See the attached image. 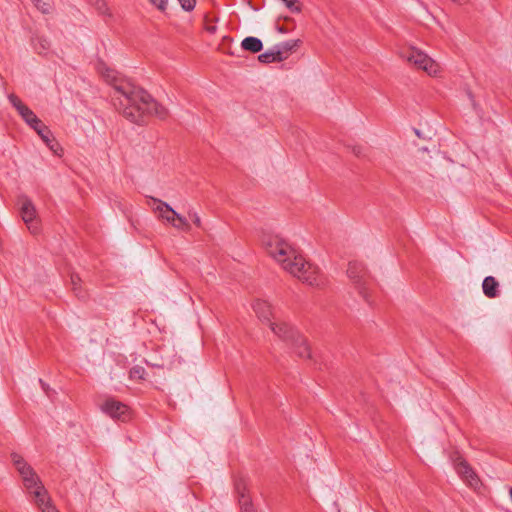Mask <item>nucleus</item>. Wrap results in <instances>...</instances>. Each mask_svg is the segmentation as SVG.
<instances>
[{"label":"nucleus","instance_id":"f257e3e1","mask_svg":"<svg viewBox=\"0 0 512 512\" xmlns=\"http://www.w3.org/2000/svg\"><path fill=\"white\" fill-rule=\"evenodd\" d=\"M98 71L105 81L113 86L112 100L115 108L127 120L144 125L151 116L165 119L168 110L159 104L146 90L122 79L113 69L100 63Z\"/></svg>","mask_w":512,"mask_h":512},{"label":"nucleus","instance_id":"f03ea898","mask_svg":"<svg viewBox=\"0 0 512 512\" xmlns=\"http://www.w3.org/2000/svg\"><path fill=\"white\" fill-rule=\"evenodd\" d=\"M263 246L285 271L311 286L320 285L318 268L307 262L285 239L279 235H268L263 239Z\"/></svg>","mask_w":512,"mask_h":512},{"label":"nucleus","instance_id":"7ed1b4c3","mask_svg":"<svg viewBox=\"0 0 512 512\" xmlns=\"http://www.w3.org/2000/svg\"><path fill=\"white\" fill-rule=\"evenodd\" d=\"M347 276L352 281L355 289L363 297V299L371 303L369 299V275L363 263L358 261L349 262Z\"/></svg>","mask_w":512,"mask_h":512},{"label":"nucleus","instance_id":"20e7f679","mask_svg":"<svg viewBox=\"0 0 512 512\" xmlns=\"http://www.w3.org/2000/svg\"><path fill=\"white\" fill-rule=\"evenodd\" d=\"M20 205V214L27 225V228L32 234H37L40 231L38 221L36 219V209L31 199L26 195H21L18 198Z\"/></svg>","mask_w":512,"mask_h":512},{"label":"nucleus","instance_id":"39448f33","mask_svg":"<svg viewBox=\"0 0 512 512\" xmlns=\"http://www.w3.org/2000/svg\"><path fill=\"white\" fill-rule=\"evenodd\" d=\"M269 327L278 338L288 345L303 342V336L286 322L272 321L270 322Z\"/></svg>","mask_w":512,"mask_h":512},{"label":"nucleus","instance_id":"423d86ee","mask_svg":"<svg viewBox=\"0 0 512 512\" xmlns=\"http://www.w3.org/2000/svg\"><path fill=\"white\" fill-rule=\"evenodd\" d=\"M101 409L115 420L127 422L131 418L130 408L114 398L106 399L101 405Z\"/></svg>","mask_w":512,"mask_h":512},{"label":"nucleus","instance_id":"0eeeda50","mask_svg":"<svg viewBox=\"0 0 512 512\" xmlns=\"http://www.w3.org/2000/svg\"><path fill=\"white\" fill-rule=\"evenodd\" d=\"M455 470L457 474L461 477V479L472 489L478 490L482 486V482L474 471V469L470 466V464L464 460L460 459L455 462Z\"/></svg>","mask_w":512,"mask_h":512},{"label":"nucleus","instance_id":"6e6552de","mask_svg":"<svg viewBox=\"0 0 512 512\" xmlns=\"http://www.w3.org/2000/svg\"><path fill=\"white\" fill-rule=\"evenodd\" d=\"M235 493L238 498L240 511L241 512H257L255 509L252 498L249 494L247 480L243 477H240L235 480Z\"/></svg>","mask_w":512,"mask_h":512},{"label":"nucleus","instance_id":"1a4fd4ad","mask_svg":"<svg viewBox=\"0 0 512 512\" xmlns=\"http://www.w3.org/2000/svg\"><path fill=\"white\" fill-rule=\"evenodd\" d=\"M407 60L415 67L427 72L429 75H434L437 72L438 65L436 62L427 54L419 50L412 49L407 56Z\"/></svg>","mask_w":512,"mask_h":512},{"label":"nucleus","instance_id":"9d476101","mask_svg":"<svg viewBox=\"0 0 512 512\" xmlns=\"http://www.w3.org/2000/svg\"><path fill=\"white\" fill-rule=\"evenodd\" d=\"M8 100L11 105L17 110L22 119L26 122L30 127L34 125H39V118L37 115L26 106L15 94H10L8 96Z\"/></svg>","mask_w":512,"mask_h":512},{"label":"nucleus","instance_id":"9b49d317","mask_svg":"<svg viewBox=\"0 0 512 512\" xmlns=\"http://www.w3.org/2000/svg\"><path fill=\"white\" fill-rule=\"evenodd\" d=\"M31 128L40 136L42 141L53 153L58 154L59 150L62 151L51 130L42 122L41 119L39 120V125H34Z\"/></svg>","mask_w":512,"mask_h":512},{"label":"nucleus","instance_id":"f8f14e48","mask_svg":"<svg viewBox=\"0 0 512 512\" xmlns=\"http://www.w3.org/2000/svg\"><path fill=\"white\" fill-rule=\"evenodd\" d=\"M24 486L26 490L34 496V501H42L43 497L45 496V493H47V490L43 486L40 478L37 474H34L30 476L29 478H26L24 481Z\"/></svg>","mask_w":512,"mask_h":512},{"label":"nucleus","instance_id":"ddd939ff","mask_svg":"<svg viewBox=\"0 0 512 512\" xmlns=\"http://www.w3.org/2000/svg\"><path fill=\"white\" fill-rule=\"evenodd\" d=\"M151 200L154 202L153 211L158 214V217L172 225L175 221L176 211L160 199L152 197Z\"/></svg>","mask_w":512,"mask_h":512},{"label":"nucleus","instance_id":"4468645a","mask_svg":"<svg viewBox=\"0 0 512 512\" xmlns=\"http://www.w3.org/2000/svg\"><path fill=\"white\" fill-rule=\"evenodd\" d=\"M253 310L263 323L266 322L269 325L272 322V307L267 301L256 300L253 303Z\"/></svg>","mask_w":512,"mask_h":512},{"label":"nucleus","instance_id":"2eb2a0df","mask_svg":"<svg viewBox=\"0 0 512 512\" xmlns=\"http://www.w3.org/2000/svg\"><path fill=\"white\" fill-rule=\"evenodd\" d=\"M498 282L493 276H487L482 283L483 293L488 298H495L498 296Z\"/></svg>","mask_w":512,"mask_h":512},{"label":"nucleus","instance_id":"dca6fc26","mask_svg":"<svg viewBox=\"0 0 512 512\" xmlns=\"http://www.w3.org/2000/svg\"><path fill=\"white\" fill-rule=\"evenodd\" d=\"M241 48L251 53H258L263 49V43L257 37L248 36L242 40Z\"/></svg>","mask_w":512,"mask_h":512},{"label":"nucleus","instance_id":"f3484780","mask_svg":"<svg viewBox=\"0 0 512 512\" xmlns=\"http://www.w3.org/2000/svg\"><path fill=\"white\" fill-rule=\"evenodd\" d=\"M299 45V40H288L276 44L274 47L280 52L281 60L286 59L287 55Z\"/></svg>","mask_w":512,"mask_h":512},{"label":"nucleus","instance_id":"a211bd4d","mask_svg":"<svg viewBox=\"0 0 512 512\" xmlns=\"http://www.w3.org/2000/svg\"><path fill=\"white\" fill-rule=\"evenodd\" d=\"M70 282L75 296L82 301L88 298V293L81 287V278L77 274H71Z\"/></svg>","mask_w":512,"mask_h":512},{"label":"nucleus","instance_id":"6ab92c4d","mask_svg":"<svg viewBox=\"0 0 512 512\" xmlns=\"http://www.w3.org/2000/svg\"><path fill=\"white\" fill-rule=\"evenodd\" d=\"M259 62L263 64L273 63V62H281L280 52L273 47L272 49L260 54L258 56Z\"/></svg>","mask_w":512,"mask_h":512},{"label":"nucleus","instance_id":"aec40b11","mask_svg":"<svg viewBox=\"0 0 512 512\" xmlns=\"http://www.w3.org/2000/svg\"><path fill=\"white\" fill-rule=\"evenodd\" d=\"M295 351V353L300 358H309L310 357V349L306 343V339L303 337V342H298L297 344H289Z\"/></svg>","mask_w":512,"mask_h":512},{"label":"nucleus","instance_id":"412c9836","mask_svg":"<svg viewBox=\"0 0 512 512\" xmlns=\"http://www.w3.org/2000/svg\"><path fill=\"white\" fill-rule=\"evenodd\" d=\"M42 512H59L57 508L51 503L48 493H45L42 501H34Z\"/></svg>","mask_w":512,"mask_h":512},{"label":"nucleus","instance_id":"4be33fe9","mask_svg":"<svg viewBox=\"0 0 512 512\" xmlns=\"http://www.w3.org/2000/svg\"><path fill=\"white\" fill-rule=\"evenodd\" d=\"M33 43V46L35 48V50L39 53V54H42L44 53L45 51H47L50 47V43L48 40L42 38V37H36L33 39L32 41Z\"/></svg>","mask_w":512,"mask_h":512},{"label":"nucleus","instance_id":"5701e85b","mask_svg":"<svg viewBox=\"0 0 512 512\" xmlns=\"http://www.w3.org/2000/svg\"><path fill=\"white\" fill-rule=\"evenodd\" d=\"M172 226L179 230L189 231L191 226L188 223L187 219L176 212L175 221H173Z\"/></svg>","mask_w":512,"mask_h":512},{"label":"nucleus","instance_id":"b1692460","mask_svg":"<svg viewBox=\"0 0 512 512\" xmlns=\"http://www.w3.org/2000/svg\"><path fill=\"white\" fill-rule=\"evenodd\" d=\"M89 2L99 14L111 16L105 0H89Z\"/></svg>","mask_w":512,"mask_h":512},{"label":"nucleus","instance_id":"393cba45","mask_svg":"<svg viewBox=\"0 0 512 512\" xmlns=\"http://www.w3.org/2000/svg\"><path fill=\"white\" fill-rule=\"evenodd\" d=\"M146 371L144 367L135 365L129 371V377L132 380H143L145 379Z\"/></svg>","mask_w":512,"mask_h":512},{"label":"nucleus","instance_id":"a878e982","mask_svg":"<svg viewBox=\"0 0 512 512\" xmlns=\"http://www.w3.org/2000/svg\"><path fill=\"white\" fill-rule=\"evenodd\" d=\"M19 474L21 475L23 481L26 478H29L30 476L36 474L34 469L28 464L27 466H21V469L18 470Z\"/></svg>","mask_w":512,"mask_h":512},{"label":"nucleus","instance_id":"bb28decb","mask_svg":"<svg viewBox=\"0 0 512 512\" xmlns=\"http://www.w3.org/2000/svg\"><path fill=\"white\" fill-rule=\"evenodd\" d=\"M11 458H12L13 464L15 465L17 470H20L21 466H27L28 465L26 463V461L20 455H18L16 453H12L11 454Z\"/></svg>","mask_w":512,"mask_h":512},{"label":"nucleus","instance_id":"cd10ccee","mask_svg":"<svg viewBox=\"0 0 512 512\" xmlns=\"http://www.w3.org/2000/svg\"><path fill=\"white\" fill-rule=\"evenodd\" d=\"M42 13H49L50 5L42 0H31Z\"/></svg>","mask_w":512,"mask_h":512},{"label":"nucleus","instance_id":"c85d7f7f","mask_svg":"<svg viewBox=\"0 0 512 512\" xmlns=\"http://www.w3.org/2000/svg\"><path fill=\"white\" fill-rule=\"evenodd\" d=\"M178 2L185 11H192L196 4V0H178Z\"/></svg>","mask_w":512,"mask_h":512},{"label":"nucleus","instance_id":"c756f323","mask_svg":"<svg viewBox=\"0 0 512 512\" xmlns=\"http://www.w3.org/2000/svg\"><path fill=\"white\" fill-rule=\"evenodd\" d=\"M188 215L189 217L191 218V220L193 221V223L197 226V227H201V219L198 215L197 212H195L194 210H189L188 211Z\"/></svg>","mask_w":512,"mask_h":512},{"label":"nucleus","instance_id":"7c9ffc66","mask_svg":"<svg viewBox=\"0 0 512 512\" xmlns=\"http://www.w3.org/2000/svg\"><path fill=\"white\" fill-rule=\"evenodd\" d=\"M150 2L157 6L161 11H165L167 6V0H150Z\"/></svg>","mask_w":512,"mask_h":512},{"label":"nucleus","instance_id":"2f4dec72","mask_svg":"<svg viewBox=\"0 0 512 512\" xmlns=\"http://www.w3.org/2000/svg\"><path fill=\"white\" fill-rule=\"evenodd\" d=\"M352 152L355 156L357 157H361L364 155L363 153V147L362 146H359V145H356V146H353L352 148Z\"/></svg>","mask_w":512,"mask_h":512},{"label":"nucleus","instance_id":"473e14b6","mask_svg":"<svg viewBox=\"0 0 512 512\" xmlns=\"http://www.w3.org/2000/svg\"><path fill=\"white\" fill-rule=\"evenodd\" d=\"M39 383H40L42 389L48 394V388H49L48 384H46L42 379H39Z\"/></svg>","mask_w":512,"mask_h":512},{"label":"nucleus","instance_id":"72a5a7b5","mask_svg":"<svg viewBox=\"0 0 512 512\" xmlns=\"http://www.w3.org/2000/svg\"><path fill=\"white\" fill-rule=\"evenodd\" d=\"M278 31H279V32H281V33H285V32H286V30H285V28H284V27H279V28H278Z\"/></svg>","mask_w":512,"mask_h":512},{"label":"nucleus","instance_id":"f704fd0d","mask_svg":"<svg viewBox=\"0 0 512 512\" xmlns=\"http://www.w3.org/2000/svg\"><path fill=\"white\" fill-rule=\"evenodd\" d=\"M152 366H154V367H162V365L157 364V362H154V364H152Z\"/></svg>","mask_w":512,"mask_h":512},{"label":"nucleus","instance_id":"c9c22d12","mask_svg":"<svg viewBox=\"0 0 512 512\" xmlns=\"http://www.w3.org/2000/svg\"><path fill=\"white\" fill-rule=\"evenodd\" d=\"M152 366H154V367H162V365L157 364V362H154V364H152Z\"/></svg>","mask_w":512,"mask_h":512},{"label":"nucleus","instance_id":"e433bc0d","mask_svg":"<svg viewBox=\"0 0 512 512\" xmlns=\"http://www.w3.org/2000/svg\"><path fill=\"white\" fill-rule=\"evenodd\" d=\"M509 493H510V497H511V500H512V488L510 489Z\"/></svg>","mask_w":512,"mask_h":512}]
</instances>
